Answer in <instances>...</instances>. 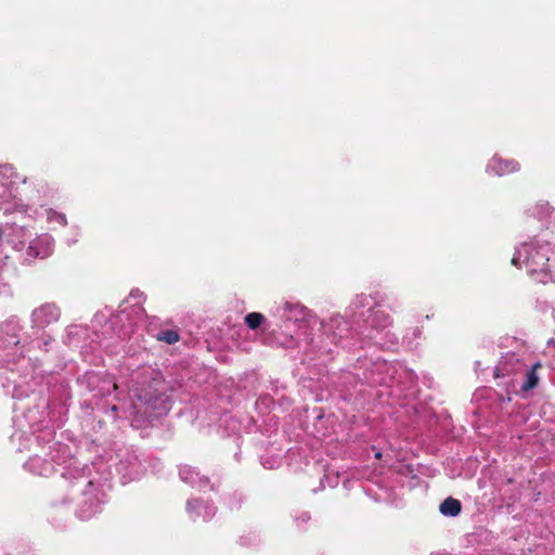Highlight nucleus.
Instances as JSON below:
<instances>
[{
    "instance_id": "obj_1",
    "label": "nucleus",
    "mask_w": 555,
    "mask_h": 555,
    "mask_svg": "<svg viewBox=\"0 0 555 555\" xmlns=\"http://www.w3.org/2000/svg\"><path fill=\"white\" fill-rule=\"evenodd\" d=\"M168 385L162 378L153 380L138 393L137 409L149 418L166 415L171 409V400L167 395Z\"/></svg>"
},
{
    "instance_id": "obj_2",
    "label": "nucleus",
    "mask_w": 555,
    "mask_h": 555,
    "mask_svg": "<svg viewBox=\"0 0 555 555\" xmlns=\"http://www.w3.org/2000/svg\"><path fill=\"white\" fill-rule=\"evenodd\" d=\"M525 268L528 274L540 283H547L551 279L548 269V257L542 248L525 246Z\"/></svg>"
},
{
    "instance_id": "obj_3",
    "label": "nucleus",
    "mask_w": 555,
    "mask_h": 555,
    "mask_svg": "<svg viewBox=\"0 0 555 555\" xmlns=\"http://www.w3.org/2000/svg\"><path fill=\"white\" fill-rule=\"evenodd\" d=\"M53 251L51 238L46 237H37L29 243V246L26 249V259L31 262L35 259H46Z\"/></svg>"
},
{
    "instance_id": "obj_4",
    "label": "nucleus",
    "mask_w": 555,
    "mask_h": 555,
    "mask_svg": "<svg viewBox=\"0 0 555 555\" xmlns=\"http://www.w3.org/2000/svg\"><path fill=\"white\" fill-rule=\"evenodd\" d=\"M60 318V309L54 304H46L33 312V321L37 326L44 327Z\"/></svg>"
},
{
    "instance_id": "obj_5",
    "label": "nucleus",
    "mask_w": 555,
    "mask_h": 555,
    "mask_svg": "<svg viewBox=\"0 0 555 555\" xmlns=\"http://www.w3.org/2000/svg\"><path fill=\"white\" fill-rule=\"evenodd\" d=\"M489 168L499 176L513 173L519 170L520 165L514 159H503L494 157L489 164Z\"/></svg>"
},
{
    "instance_id": "obj_6",
    "label": "nucleus",
    "mask_w": 555,
    "mask_h": 555,
    "mask_svg": "<svg viewBox=\"0 0 555 555\" xmlns=\"http://www.w3.org/2000/svg\"><path fill=\"white\" fill-rule=\"evenodd\" d=\"M369 320L372 326L378 328H385L391 324L390 315L379 306H375L371 309Z\"/></svg>"
},
{
    "instance_id": "obj_7",
    "label": "nucleus",
    "mask_w": 555,
    "mask_h": 555,
    "mask_svg": "<svg viewBox=\"0 0 555 555\" xmlns=\"http://www.w3.org/2000/svg\"><path fill=\"white\" fill-rule=\"evenodd\" d=\"M439 509L441 514L454 517L461 513L462 504L457 499L449 496L440 504Z\"/></svg>"
},
{
    "instance_id": "obj_8",
    "label": "nucleus",
    "mask_w": 555,
    "mask_h": 555,
    "mask_svg": "<svg viewBox=\"0 0 555 555\" xmlns=\"http://www.w3.org/2000/svg\"><path fill=\"white\" fill-rule=\"evenodd\" d=\"M542 365L540 362L534 363L531 369L526 374V380L521 386V391L527 392L529 390L534 389L539 384V376L537 371L541 369Z\"/></svg>"
},
{
    "instance_id": "obj_9",
    "label": "nucleus",
    "mask_w": 555,
    "mask_h": 555,
    "mask_svg": "<svg viewBox=\"0 0 555 555\" xmlns=\"http://www.w3.org/2000/svg\"><path fill=\"white\" fill-rule=\"evenodd\" d=\"M263 320L264 317L259 312H250L245 317V323L250 330L258 328Z\"/></svg>"
},
{
    "instance_id": "obj_10",
    "label": "nucleus",
    "mask_w": 555,
    "mask_h": 555,
    "mask_svg": "<svg viewBox=\"0 0 555 555\" xmlns=\"http://www.w3.org/2000/svg\"><path fill=\"white\" fill-rule=\"evenodd\" d=\"M179 338H180V336H179L178 332H176L173 330L160 331L157 335L158 340L165 341L169 345L179 341Z\"/></svg>"
},
{
    "instance_id": "obj_11",
    "label": "nucleus",
    "mask_w": 555,
    "mask_h": 555,
    "mask_svg": "<svg viewBox=\"0 0 555 555\" xmlns=\"http://www.w3.org/2000/svg\"><path fill=\"white\" fill-rule=\"evenodd\" d=\"M520 256H521V253L518 251V256L517 257H513V259H512L513 264L517 266V262H518Z\"/></svg>"
},
{
    "instance_id": "obj_12",
    "label": "nucleus",
    "mask_w": 555,
    "mask_h": 555,
    "mask_svg": "<svg viewBox=\"0 0 555 555\" xmlns=\"http://www.w3.org/2000/svg\"><path fill=\"white\" fill-rule=\"evenodd\" d=\"M375 456H376L377 459H379V457L382 456V454L378 452V453H376V455H375Z\"/></svg>"
}]
</instances>
